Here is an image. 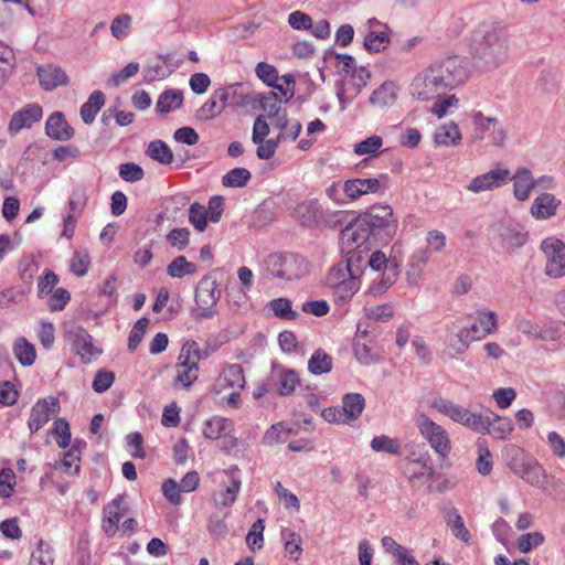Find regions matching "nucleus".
Here are the masks:
<instances>
[{
    "instance_id": "obj_16",
    "label": "nucleus",
    "mask_w": 565,
    "mask_h": 565,
    "mask_svg": "<svg viewBox=\"0 0 565 565\" xmlns=\"http://www.w3.org/2000/svg\"><path fill=\"white\" fill-rule=\"evenodd\" d=\"M386 181V174H381L379 178L350 179L343 183L342 191L354 201L370 193L384 192L387 189Z\"/></svg>"
},
{
    "instance_id": "obj_63",
    "label": "nucleus",
    "mask_w": 565,
    "mask_h": 565,
    "mask_svg": "<svg viewBox=\"0 0 565 565\" xmlns=\"http://www.w3.org/2000/svg\"><path fill=\"white\" fill-rule=\"evenodd\" d=\"M89 264L88 253L86 250H76L71 260V270L77 277H83L87 274Z\"/></svg>"
},
{
    "instance_id": "obj_4",
    "label": "nucleus",
    "mask_w": 565,
    "mask_h": 565,
    "mask_svg": "<svg viewBox=\"0 0 565 565\" xmlns=\"http://www.w3.org/2000/svg\"><path fill=\"white\" fill-rule=\"evenodd\" d=\"M360 216L376 243L387 244L397 232V218L387 204H374Z\"/></svg>"
},
{
    "instance_id": "obj_55",
    "label": "nucleus",
    "mask_w": 565,
    "mask_h": 565,
    "mask_svg": "<svg viewBox=\"0 0 565 565\" xmlns=\"http://www.w3.org/2000/svg\"><path fill=\"white\" fill-rule=\"evenodd\" d=\"M149 324V319L147 317L140 318L130 330L129 337H128V350L134 352L140 344L145 333L146 329Z\"/></svg>"
},
{
    "instance_id": "obj_27",
    "label": "nucleus",
    "mask_w": 565,
    "mask_h": 565,
    "mask_svg": "<svg viewBox=\"0 0 565 565\" xmlns=\"http://www.w3.org/2000/svg\"><path fill=\"white\" fill-rule=\"evenodd\" d=\"M483 428L481 434L492 435L494 438L504 439L513 429L512 419L509 417H501L495 414L491 416H482Z\"/></svg>"
},
{
    "instance_id": "obj_46",
    "label": "nucleus",
    "mask_w": 565,
    "mask_h": 565,
    "mask_svg": "<svg viewBox=\"0 0 565 565\" xmlns=\"http://www.w3.org/2000/svg\"><path fill=\"white\" fill-rule=\"evenodd\" d=\"M167 273L172 278H182L185 275L195 274L196 266L188 262L184 256H178L168 265Z\"/></svg>"
},
{
    "instance_id": "obj_32",
    "label": "nucleus",
    "mask_w": 565,
    "mask_h": 565,
    "mask_svg": "<svg viewBox=\"0 0 565 565\" xmlns=\"http://www.w3.org/2000/svg\"><path fill=\"white\" fill-rule=\"evenodd\" d=\"M105 104V96L103 92L95 90L90 94L87 102L84 103L81 107L79 114L81 118L86 125H90L94 122L97 113Z\"/></svg>"
},
{
    "instance_id": "obj_8",
    "label": "nucleus",
    "mask_w": 565,
    "mask_h": 565,
    "mask_svg": "<svg viewBox=\"0 0 565 565\" xmlns=\"http://www.w3.org/2000/svg\"><path fill=\"white\" fill-rule=\"evenodd\" d=\"M202 359L199 344L195 341L185 342L178 356L174 386L190 387L199 376V361Z\"/></svg>"
},
{
    "instance_id": "obj_48",
    "label": "nucleus",
    "mask_w": 565,
    "mask_h": 565,
    "mask_svg": "<svg viewBox=\"0 0 565 565\" xmlns=\"http://www.w3.org/2000/svg\"><path fill=\"white\" fill-rule=\"evenodd\" d=\"M54 555L50 544L40 540L35 551L31 554L29 565H53Z\"/></svg>"
},
{
    "instance_id": "obj_56",
    "label": "nucleus",
    "mask_w": 565,
    "mask_h": 565,
    "mask_svg": "<svg viewBox=\"0 0 565 565\" xmlns=\"http://www.w3.org/2000/svg\"><path fill=\"white\" fill-rule=\"evenodd\" d=\"M166 238L171 247L183 250L189 245L190 231L185 227L173 228L167 234Z\"/></svg>"
},
{
    "instance_id": "obj_21",
    "label": "nucleus",
    "mask_w": 565,
    "mask_h": 565,
    "mask_svg": "<svg viewBox=\"0 0 565 565\" xmlns=\"http://www.w3.org/2000/svg\"><path fill=\"white\" fill-rule=\"evenodd\" d=\"M294 216L302 225L313 227L324 222V213L317 200L300 202L294 210Z\"/></svg>"
},
{
    "instance_id": "obj_57",
    "label": "nucleus",
    "mask_w": 565,
    "mask_h": 565,
    "mask_svg": "<svg viewBox=\"0 0 565 565\" xmlns=\"http://www.w3.org/2000/svg\"><path fill=\"white\" fill-rule=\"evenodd\" d=\"M290 434V429L286 428L282 423L271 425L265 433L263 441L265 445H274L277 443H285Z\"/></svg>"
},
{
    "instance_id": "obj_35",
    "label": "nucleus",
    "mask_w": 565,
    "mask_h": 565,
    "mask_svg": "<svg viewBox=\"0 0 565 565\" xmlns=\"http://www.w3.org/2000/svg\"><path fill=\"white\" fill-rule=\"evenodd\" d=\"M397 86L393 82H384L370 96V103L380 107L392 105L397 98Z\"/></svg>"
},
{
    "instance_id": "obj_60",
    "label": "nucleus",
    "mask_w": 565,
    "mask_h": 565,
    "mask_svg": "<svg viewBox=\"0 0 565 565\" xmlns=\"http://www.w3.org/2000/svg\"><path fill=\"white\" fill-rule=\"evenodd\" d=\"M58 276L50 269H45L42 277L38 282V297L43 298L54 291L55 286L58 284Z\"/></svg>"
},
{
    "instance_id": "obj_37",
    "label": "nucleus",
    "mask_w": 565,
    "mask_h": 565,
    "mask_svg": "<svg viewBox=\"0 0 565 565\" xmlns=\"http://www.w3.org/2000/svg\"><path fill=\"white\" fill-rule=\"evenodd\" d=\"M13 354L23 366L32 365L36 359L35 347L23 337L15 340Z\"/></svg>"
},
{
    "instance_id": "obj_41",
    "label": "nucleus",
    "mask_w": 565,
    "mask_h": 565,
    "mask_svg": "<svg viewBox=\"0 0 565 565\" xmlns=\"http://www.w3.org/2000/svg\"><path fill=\"white\" fill-rule=\"evenodd\" d=\"M250 99L254 102H259L262 109L267 113L269 118H277V116L281 115L280 102L281 99L278 97L277 93L269 92L266 95H255L250 96Z\"/></svg>"
},
{
    "instance_id": "obj_38",
    "label": "nucleus",
    "mask_w": 565,
    "mask_h": 565,
    "mask_svg": "<svg viewBox=\"0 0 565 565\" xmlns=\"http://www.w3.org/2000/svg\"><path fill=\"white\" fill-rule=\"evenodd\" d=\"M513 194L516 200L525 201L530 196V170L526 168L519 169L513 175Z\"/></svg>"
},
{
    "instance_id": "obj_53",
    "label": "nucleus",
    "mask_w": 565,
    "mask_h": 565,
    "mask_svg": "<svg viewBox=\"0 0 565 565\" xmlns=\"http://www.w3.org/2000/svg\"><path fill=\"white\" fill-rule=\"evenodd\" d=\"M564 327L565 323L563 322L548 323L535 330V332L532 331V337L543 341H556L562 337Z\"/></svg>"
},
{
    "instance_id": "obj_5",
    "label": "nucleus",
    "mask_w": 565,
    "mask_h": 565,
    "mask_svg": "<svg viewBox=\"0 0 565 565\" xmlns=\"http://www.w3.org/2000/svg\"><path fill=\"white\" fill-rule=\"evenodd\" d=\"M402 259L396 255L387 257L382 250H376L369 256L367 266L374 271H381L380 278H374L369 287L372 296L383 295L393 286L401 273Z\"/></svg>"
},
{
    "instance_id": "obj_13",
    "label": "nucleus",
    "mask_w": 565,
    "mask_h": 565,
    "mask_svg": "<svg viewBox=\"0 0 565 565\" xmlns=\"http://www.w3.org/2000/svg\"><path fill=\"white\" fill-rule=\"evenodd\" d=\"M65 339L72 344L73 351L84 363H90L102 353L93 344V337L81 326L70 324L65 328Z\"/></svg>"
},
{
    "instance_id": "obj_61",
    "label": "nucleus",
    "mask_w": 565,
    "mask_h": 565,
    "mask_svg": "<svg viewBox=\"0 0 565 565\" xmlns=\"http://www.w3.org/2000/svg\"><path fill=\"white\" fill-rule=\"evenodd\" d=\"M131 28V17L129 14L117 15L111 24L110 32L115 39L121 40L128 35V31Z\"/></svg>"
},
{
    "instance_id": "obj_31",
    "label": "nucleus",
    "mask_w": 565,
    "mask_h": 565,
    "mask_svg": "<svg viewBox=\"0 0 565 565\" xmlns=\"http://www.w3.org/2000/svg\"><path fill=\"white\" fill-rule=\"evenodd\" d=\"M183 94L180 89H167L162 92L157 100L156 110L161 115H167L182 106Z\"/></svg>"
},
{
    "instance_id": "obj_47",
    "label": "nucleus",
    "mask_w": 565,
    "mask_h": 565,
    "mask_svg": "<svg viewBox=\"0 0 565 565\" xmlns=\"http://www.w3.org/2000/svg\"><path fill=\"white\" fill-rule=\"evenodd\" d=\"M250 178L252 174L246 168H234L223 175L222 184L227 188H242Z\"/></svg>"
},
{
    "instance_id": "obj_45",
    "label": "nucleus",
    "mask_w": 565,
    "mask_h": 565,
    "mask_svg": "<svg viewBox=\"0 0 565 565\" xmlns=\"http://www.w3.org/2000/svg\"><path fill=\"white\" fill-rule=\"evenodd\" d=\"M241 489V481L236 478H232L230 483L223 491L215 493L213 500L216 507H230L232 505Z\"/></svg>"
},
{
    "instance_id": "obj_23",
    "label": "nucleus",
    "mask_w": 565,
    "mask_h": 565,
    "mask_svg": "<svg viewBox=\"0 0 565 565\" xmlns=\"http://www.w3.org/2000/svg\"><path fill=\"white\" fill-rule=\"evenodd\" d=\"M243 84H235L226 88H220L215 90L212 95L216 97L217 103L222 104L220 107L223 109L226 105H235V106H245L253 102L250 99V95L244 92Z\"/></svg>"
},
{
    "instance_id": "obj_40",
    "label": "nucleus",
    "mask_w": 565,
    "mask_h": 565,
    "mask_svg": "<svg viewBox=\"0 0 565 565\" xmlns=\"http://www.w3.org/2000/svg\"><path fill=\"white\" fill-rule=\"evenodd\" d=\"M146 154L161 164H170L173 161V152L162 140H153L148 145Z\"/></svg>"
},
{
    "instance_id": "obj_18",
    "label": "nucleus",
    "mask_w": 565,
    "mask_h": 565,
    "mask_svg": "<svg viewBox=\"0 0 565 565\" xmlns=\"http://www.w3.org/2000/svg\"><path fill=\"white\" fill-rule=\"evenodd\" d=\"M373 238L371 230L359 215L340 232L341 250H350L351 247L361 248Z\"/></svg>"
},
{
    "instance_id": "obj_20",
    "label": "nucleus",
    "mask_w": 565,
    "mask_h": 565,
    "mask_svg": "<svg viewBox=\"0 0 565 565\" xmlns=\"http://www.w3.org/2000/svg\"><path fill=\"white\" fill-rule=\"evenodd\" d=\"M42 116L43 110L40 105L29 104L12 115L8 130L11 135H15L24 128H31Z\"/></svg>"
},
{
    "instance_id": "obj_1",
    "label": "nucleus",
    "mask_w": 565,
    "mask_h": 565,
    "mask_svg": "<svg viewBox=\"0 0 565 565\" xmlns=\"http://www.w3.org/2000/svg\"><path fill=\"white\" fill-rule=\"evenodd\" d=\"M508 36L499 22H482L471 33L470 54L475 67L489 71L507 57Z\"/></svg>"
},
{
    "instance_id": "obj_24",
    "label": "nucleus",
    "mask_w": 565,
    "mask_h": 565,
    "mask_svg": "<svg viewBox=\"0 0 565 565\" xmlns=\"http://www.w3.org/2000/svg\"><path fill=\"white\" fill-rule=\"evenodd\" d=\"M45 132L50 138L58 141H67L74 136V129L61 111H55L49 116L45 122Z\"/></svg>"
},
{
    "instance_id": "obj_36",
    "label": "nucleus",
    "mask_w": 565,
    "mask_h": 565,
    "mask_svg": "<svg viewBox=\"0 0 565 565\" xmlns=\"http://www.w3.org/2000/svg\"><path fill=\"white\" fill-rule=\"evenodd\" d=\"M434 140L438 146L457 145L461 140V134L456 122L450 121L437 128Z\"/></svg>"
},
{
    "instance_id": "obj_30",
    "label": "nucleus",
    "mask_w": 565,
    "mask_h": 565,
    "mask_svg": "<svg viewBox=\"0 0 565 565\" xmlns=\"http://www.w3.org/2000/svg\"><path fill=\"white\" fill-rule=\"evenodd\" d=\"M365 406V399L360 393H348L342 398L341 412L345 422L355 420L360 417Z\"/></svg>"
},
{
    "instance_id": "obj_11",
    "label": "nucleus",
    "mask_w": 565,
    "mask_h": 565,
    "mask_svg": "<svg viewBox=\"0 0 565 565\" xmlns=\"http://www.w3.org/2000/svg\"><path fill=\"white\" fill-rule=\"evenodd\" d=\"M431 407L444 416L450 418L452 422L468 427L473 431H481L484 427L481 414L472 413L468 408L456 404L452 401L437 397L433 401Z\"/></svg>"
},
{
    "instance_id": "obj_58",
    "label": "nucleus",
    "mask_w": 565,
    "mask_h": 565,
    "mask_svg": "<svg viewBox=\"0 0 565 565\" xmlns=\"http://www.w3.org/2000/svg\"><path fill=\"white\" fill-rule=\"evenodd\" d=\"M143 79L146 82H154L159 79L166 78L170 72L166 62L157 61L156 63H150L143 67Z\"/></svg>"
},
{
    "instance_id": "obj_39",
    "label": "nucleus",
    "mask_w": 565,
    "mask_h": 565,
    "mask_svg": "<svg viewBox=\"0 0 565 565\" xmlns=\"http://www.w3.org/2000/svg\"><path fill=\"white\" fill-rule=\"evenodd\" d=\"M308 370L313 375L329 373L332 370V358L323 350H316L308 361Z\"/></svg>"
},
{
    "instance_id": "obj_19",
    "label": "nucleus",
    "mask_w": 565,
    "mask_h": 565,
    "mask_svg": "<svg viewBox=\"0 0 565 565\" xmlns=\"http://www.w3.org/2000/svg\"><path fill=\"white\" fill-rule=\"evenodd\" d=\"M60 401L50 396L39 399L31 408L28 419V427L31 434L39 431L45 426L51 417L60 412Z\"/></svg>"
},
{
    "instance_id": "obj_43",
    "label": "nucleus",
    "mask_w": 565,
    "mask_h": 565,
    "mask_svg": "<svg viewBox=\"0 0 565 565\" xmlns=\"http://www.w3.org/2000/svg\"><path fill=\"white\" fill-rule=\"evenodd\" d=\"M500 236L508 248L521 247L527 239V234L523 233L518 224L504 226Z\"/></svg>"
},
{
    "instance_id": "obj_62",
    "label": "nucleus",
    "mask_w": 565,
    "mask_h": 565,
    "mask_svg": "<svg viewBox=\"0 0 565 565\" xmlns=\"http://www.w3.org/2000/svg\"><path fill=\"white\" fill-rule=\"evenodd\" d=\"M115 373L108 370H99L96 372L92 387L96 393H104L110 388L115 382Z\"/></svg>"
},
{
    "instance_id": "obj_2",
    "label": "nucleus",
    "mask_w": 565,
    "mask_h": 565,
    "mask_svg": "<svg viewBox=\"0 0 565 565\" xmlns=\"http://www.w3.org/2000/svg\"><path fill=\"white\" fill-rule=\"evenodd\" d=\"M476 322L470 327H462L449 338V347L456 353H463L473 341L484 339L495 332L498 328L497 315L491 310H477Z\"/></svg>"
},
{
    "instance_id": "obj_15",
    "label": "nucleus",
    "mask_w": 565,
    "mask_h": 565,
    "mask_svg": "<svg viewBox=\"0 0 565 565\" xmlns=\"http://www.w3.org/2000/svg\"><path fill=\"white\" fill-rule=\"evenodd\" d=\"M445 92L431 65L418 73L411 84L412 95L420 100L433 99Z\"/></svg>"
},
{
    "instance_id": "obj_51",
    "label": "nucleus",
    "mask_w": 565,
    "mask_h": 565,
    "mask_svg": "<svg viewBox=\"0 0 565 565\" xmlns=\"http://www.w3.org/2000/svg\"><path fill=\"white\" fill-rule=\"evenodd\" d=\"M446 523L450 526L452 534L463 542H468L470 539L469 531L467 530L462 518L459 515L457 510H452L446 515Z\"/></svg>"
},
{
    "instance_id": "obj_34",
    "label": "nucleus",
    "mask_w": 565,
    "mask_h": 565,
    "mask_svg": "<svg viewBox=\"0 0 565 565\" xmlns=\"http://www.w3.org/2000/svg\"><path fill=\"white\" fill-rule=\"evenodd\" d=\"M232 427L233 424L230 419L214 416L205 422L203 435L207 439L216 440L221 437H225Z\"/></svg>"
},
{
    "instance_id": "obj_12",
    "label": "nucleus",
    "mask_w": 565,
    "mask_h": 565,
    "mask_svg": "<svg viewBox=\"0 0 565 565\" xmlns=\"http://www.w3.org/2000/svg\"><path fill=\"white\" fill-rule=\"evenodd\" d=\"M359 32L363 34V47L370 53L384 51L390 44L391 29L375 18L369 19Z\"/></svg>"
},
{
    "instance_id": "obj_49",
    "label": "nucleus",
    "mask_w": 565,
    "mask_h": 565,
    "mask_svg": "<svg viewBox=\"0 0 565 565\" xmlns=\"http://www.w3.org/2000/svg\"><path fill=\"white\" fill-rule=\"evenodd\" d=\"M429 259V252L426 248H419L416 252L413 253V255L409 257L408 260V269H407V276L409 278L414 277L417 278L424 266L427 264Z\"/></svg>"
},
{
    "instance_id": "obj_54",
    "label": "nucleus",
    "mask_w": 565,
    "mask_h": 565,
    "mask_svg": "<svg viewBox=\"0 0 565 565\" xmlns=\"http://www.w3.org/2000/svg\"><path fill=\"white\" fill-rule=\"evenodd\" d=\"M478 447V459H477V470L482 476H488L493 466L492 456L486 446L484 441L479 440L477 444Z\"/></svg>"
},
{
    "instance_id": "obj_29",
    "label": "nucleus",
    "mask_w": 565,
    "mask_h": 565,
    "mask_svg": "<svg viewBox=\"0 0 565 565\" xmlns=\"http://www.w3.org/2000/svg\"><path fill=\"white\" fill-rule=\"evenodd\" d=\"M279 129L277 138L284 141H295L301 132L302 126L299 120H289L286 111H282L280 116L274 119L273 124Z\"/></svg>"
},
{
    "instance_id": "obj_9",
    "label": "nucleus",
    "mask_w": 565,
    "mask_h": 565,
    "mask_svg": "<svg viewBox=\"0 0 565 565\" xmlns=\"http://www.w3.org/2000/svg\"><path fill=\"white\" fill-rule=\"evenodd\" d=\"M445 90L455 89L463 84L470 75L465 57L454 55L431 65Z\"/></svg>"
},
{
    "instance_id": "obj_6",
    "label": "nucleus",
    "mask_w": 565,
    "mask_h": 565,
    "mask_svg": "<svg viewBox=\"0 0 565 565\" xmlns=\"http://www.w3.org/2000/svg\"><path fill=\"white\" fill-rule=\"evenodd\" d=\"M414 424L419 435L427 441L438 459H447L452 449L448 431L424 413L415 416Z\"/></svg>"
},
{
    "instance_id": "obj_22",
    "label": "nucleus",
    "mask_w": 565,
    "mask_h": 565,
    "mask_svg": "<svg viewBox=\"0 0 565 565\" xmlns=\"http://www.w3.org/2000/svg\"><path fill=\"white\" fill-rule=\"evenodd\" d=\"M245 387L244 370L241 364H227L220 373L214 392L221 393L224 388L243 390Z\"/></svg>"
},
{
    "instance_id": "obj_26",
    "label": "nucleus",
    "mask_w": 565,
    "mask_h": 565,
    "mask_svg": "<svg viewBox=\"0 0 565 565\" xmlns=\"http://www.w3.org/2000/svg\"><path fill=\"white\" fill-rule=\"evenodd\" d=\"M40 85L45 90H53L57 86L67 84L68 77L65 72L56 65L47 64L38 67Z\"/></svg>"
},
{
    "instance_id": "obj_44",
    "label": "nucleus",
    "mask_w": 565,
    "mask_h": 565,
    "mask_svg": "<svg viewBox=\"0 0 565 565\" xmlns=\"http://www.w3.org/2000/svg\"><path fill=\"white\" fill-rule=\"evenodd\" d=\"M371 449L376 452H387L390 455H401V443L396 438H391L386 435L375 436L371 440Z\"/></svg>"
},
{
    "instance_id": "obj_7",
    "label": "nucleus",
    "mask_w": 565,
    "mask_h": 565,
    "mask_svg": "<svg viewBox=\"0 0 565 565\" xmlns=\"http://www.w3.org/2000/svg\"><path fill=\"white\" fill-rule=\"evenodd\" d=\"M324 282L333 289L335 300L341 303L348 302L360 289V280L343 260L329 269Z\"/></svg>"
},
{
    "instance_id": "obj_3",
    "label": "nucleus",
    "mask_w": 565,
    "mask_h": 565,
    "mask_svg": "<svg viewBox=\"0 0 565 565\" xmlns=\"http://www.w3.org/2000/svg\"><path fill=\"white\" fill-rule=\"evenodd\" d=\"M263 269L274 278L299 279L309 273V262L295 253H271L263 263Z\"/></svg>"
},
{
    "instance_id": "obj_64",
    "label": "nucleus",
    "mask_w": 565,
    "mask_h": 565,
    "mask_svg": "<svg viewBox=\"0 0 565 565\" xmlns=\"http://www.w3.org/2000/svg\"><path fill=\"white\" fill-rule=\"evenodd\" d=\"M383 145L380 136H371L361 142L354 145V153L358 156H366L375 153Z\"/></svg>"
},
{
    "instance_id": "obj_28",
    "label": "nucleus",
    "mask_w": 565,
    "mask_h": 565,
    "mask_svg": "<svg viewBox=\"0 0 565 565\" xmlns=\"http://www.w3.org/2000/svg\"><path fill=\"white\" fill-rule=\"evenodd\" d=\"M273 379L277 382V393L280 396L291 394L300 382L299 375L295 370L277 365H274Z\"/></svg>"
},
{
    "instance_id": "obj_33",
    "label": "nucleus",
    "mask_w": 565,
    "mask_h": 565,
    "mask_svg": "<svg viewBox=\"0 0 565 565\" xmlns=\"http://www.w3.org/2000/svg\"><path fill=\"white\" fill-rule=\"evenodd\" d=\"M367 249L369 248L366 246L364 249L351 247L350 250L342 252L345 254V259L343 262L359 280L363 274V269L367 266Z\"/></svg>"
},
{
    "instance_id": "obj_17",
    "label": "nucleus",
    "mask_w": 565,
    "mask_h": 565,
    "mask_svg": "<svg viewBox=\"0 0 565 565\" xmlns=\"http://www.w3.org/2000/svg\"><path fill=\"white\" fill-rule=\"evenodd\" d=\"M510 181V170L499 164L490 171L473 178L467 185V190L473 193H481L501 188Z\"/></svg>"
},
{
    "instance_id": "obj_14",
    "label": "nucleus",
    "mask_w": 565,
    "mask_h": 565,
    "mask_svg": "<svg viewBox=\"0 0 565 565\" xmlns=\"http://www.w3.org/2000/svg\"><path fill=\"white\" fill-rule=\"evenodd\" d=\"M541 249L546 256L545 274L552 278L565 276V243L556 237L545 238Z\"/></svg>"
},
{
    "instance_id": "obj_25",
    "label": "nucleus",
    "mask_w": 565,
    "mask_h": 565,
    "mask_svg": "<svg viewBox=\"0 0 565 565\" xmlns=\"http://www.w3.org/2000/svg\"><path fill=\"white\" fill-rule=\"evenodd\" d=\"M561 200L554 194L542 192L532 203V216L536 220H547L556 214Z\"/></svg>"
},
{
    "instance_id": "obj_50",
    "label": "nucleus",
    "mask_w": 565,
    "mask_h": 565,
    "mask_svg": "<svg viewBox=\"0 0 565 565\" xmlns=\"http://www.w3.org/2000/svg\"><path fill=\"white\" fill-rule=\"evenodd\" d=\"M209 212L205 206L194 202L189 209V222L199 232H204L207 226Z\"/></svg>"
},
{
    "instance_id": "obj_59",
    "label": "nucleus",
    "mask_w": 565,
    "mask_h": 565,
    "mask_svg": "<svg viewBox=\"0 0 565 565\" xmlns=\"http://www.w3.org/2000/svg\"><path fill=\"white\" fill-rule=\"evenodd\" d=\"M119 177L129 183H135L143 179V169L134 162L121 163L118 168Z\"/></svg>"
},
{
    "instance_id": "obj_10",
    "label": "nucleus",
    "mask_w": 565,
    "mask_h": 565,
    "mask_svg": "<svg viewBox=\"0 0 565 565\" xmlns=\"http://www.w3.org/2000/svg\"><path fill=\"white\" fill-rule=\"evenodd\" d=\"M221 289L215 279L204 276L198 282L194 300L196 308L192 310L195 320L210 319L215 316V305L221 298Z\"/></svg>"
},
{
    "instance_id": "obj_42",
    "label": "nucleus",
    "mask_w": 565,
    "mask_h": 565,
    "mask_svg": "<svg viewBox=\"0 0 565 565\" xmlns=\"http://www.w3.org/2000/svg\"><path fill=\"white\" fill-rule=\"evenodd\" d=\"M268 307L274 316L281 320L292 321L299 317V313L292 310L291 301L288 298L273 299L268 302Z\"/></svg>"
},
{
    "instance_id": "obj_52",
    "label": "nucleus",
    "mask_w": 565,
    "mask_h": 565,
    "mask_svg": "<svg viewBox=\"0 0 565 565\" xmlns=\"http://www.w3.org/2000/svg\"><path fill=\"white\" fill-rule=\"evenodd\" d=\"M264 530H265V521L263 519H258L252 524V526L246 535V543L253 552H255L256 550H260L263 547Z\"/></svg>"
}]
</instances>
